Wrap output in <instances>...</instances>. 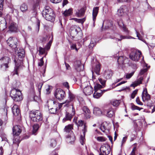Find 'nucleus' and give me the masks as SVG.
<instances>
[{
	"instance_id": "e2e57ef3",
	"label": "nucleus",
	"mask_w": 155,
	"mask_h": 155,
	"mask_svg": "<svg viewBox=\"0 0 155 155\" xmlns=\"http://www.w3.org/2000/svg\"><path fill=\"white\" fill-rule=\"evenodd\" d=\"M137 90H135L134 91L131 95V98L133 99L134 98L135 95L137 94Z\"/></svg>"
},
{
	"instance_id": "cd10ccee",
	"label": "nucleus",
	"mask_w": 155,
	"mask_h": 155,
	"mask_svg": "<svg viewBox=\"0 0 155 155\" xmlns=\"http://www.w3.org/2000/svg\"><path fill=\"white\" fill-rule=\"evenodd\" d=\"M9 29L12 31H17V28L16 24L14 23H11L9 26Z\"/></svg>"
},
{
	"instance_id": "bb28decb",
	"label": "nucleus",
	"mask_w": 155,
	"mask_h": 155,
	"mask_svg": "<svg viewBox=\"0 0 155 155\" xmlns=\"http://www.w3.org/2000/svg\"><path fill=\"white\" fill-rule=\"evenodd\" d=\"M145 102L146 103L147 106L149 107L150 108L153 107V109L151 111L152 113H153L155 111V104L151 101L150 99L147 102Z\"/></svg>"
},
{
	"instance_id": "423d86ee",
	"label": "nucleus",
	"mask_w": 155,
	"mask_h": 155,
	"mask_svg": "<svg viewBox=\"0 0 155 155\" xmlns=\"http://www.w3.org/2000/svg\"><path fill=\"white\" fill-rule=\"evenodd\" d=\"M142 54L140 51L138 50L133 51L130 54V58L132 61H137L139 60Z\"/></svg>"
},
{
	"instance_id": "aec40b11",
	"label": "nucleus",
	"mask_w": 155,
	"mask_h": 155,
	"mask_svg": "<svg viewBox=\"0 0 155 155\" xmlns=\"http://www.w3.org/2000/svg\"><path fill=\"white\" fill-rule=\"evenodd\" d=\"M11 60L10 58L8 57H4L0 59V64L8 63L10 62Z\"/></svg>"
},
{
	"instance_id": "473e14b6",
	"label": "nucleus",
	"mask_w": 155,
	"mask_h": 155,
	"mask_svg": "<svg viewBox=\"0 0 155 155\" xmlns=\"http://www.w3.org/2000/svg\"><path fill=\"white\" fill-rule=\"evenodd\" d=\"M72 10L71 8H69L68 10H66L64 11L62 14L65 17L69 16L72 14Z\"/></svg>"
},
{
	"instance_id": "f3484780",
	"label": "nucleus",
	"mask_w": 155,
	"mask_h": 155,
	"mask_svg": "<svg viewBox=\"0 0 155 155\" xmlns=\"http://www.w3.org/2000/svg\"><path fill=\"white\" fill-rule=\"evenodd\" d=\"M74 66L75 69L78 71H79L81 70L82 66L80 61H77L74 63Z\"/></svg>"
},
{
	"instance_id": "a878e982",
	"label": "nucleus",
	"mask_w": 155,
	"mask_h": 155,
	"mask_svg": "<svg viewBox=\"0 0 155 155\" xmlns=\"http://www.w3.org/2000/svg\"><path fill=\"white\" fill-rule=\"evenodd\" d=\"M74 115L72 114H70L67 112L65 117L63 119V122H64L67 120H71Z\"/></svg>"
},
{
	"instance_id": "de8ad7c7",
	"label": "nucleus",
	"mask_w": 155,
	"mask_h": 155,
	"mask_svg": "<svg viewBox=\"0 0 155 155\" xmlns=\"http://www.w3.org/2000/svg\"><path fill=\"white\" fill-rule=\"evenodd\" d=\"M45 49L40 47L39 48L38 51L40 54H42L45 53Z\"/></svg>"
},
{
	"instance_id": "09e8293b",
	"label": "nucleus",
	"mask_w": 155,
	"mask_h": 155,
	"mask_svg": "<svg viewBox=\"0 0 155 155\" xmlns=\"http://www.w3.org/2000/svg\"><path fill=\"white\" fill-rule=\"evenodd\" d=\"M46 91L47 94H49L51 91L52 87L49 85H47L46 87Z\"/></svg>"
},
{
	"instance_id": "ddd939ff",
	"label": "nucleus",
	"mask_w": 155,
	"mask_h": 155,
	"mask_svg": "<svg viewBox=\"0 0 155 155\" xmlns=\"http://www.w3.org/2000/svg\"><path fill=\"white\" fill-rule=\"evenodd\" d=\"M117 58V62L120 65H123L124 64L128 63V59L126 57L120 56Z\"/></svg>"
},
{
	"instance_id": "864d4df0",
	"label": "nucleus",
	"mask_w": 155,
	"mask_h": 155,
	"mask_svg": "<svg viewBox=\"0 0 155 155\" xmlns=\"http://www.w3.org/2000/svg\"><path fill=\"white\" fill-rule=\"evenodd\" d=\"M52 43V41L50 40L47 44L46 45L45 47V48L47 50H48L50 49V47Z\"/></svg>"
},
{
	"instance_id": "2eb2a0df",
	"label": "nucleus",
	"mask_w": 155,
	"mask_h": 155,
	"mask_svg": "<svg viewBox=\"0 0 155 155\" xmlns=\"http://www.w3.org/2000/svg\"><path fill=\"white\" fill-rule=\"evenodd\" d=\"M6 24L5 19L2 17H0V31H3L6 28Z\"/></svg>"
},
{
	"instance_id": "20e7f679",
	"label": "nucleus",
	"mask_w": 155,
	"mask_h": 155,
	"mask_svg": "<svg viewBox=\"0 0 155 155\" xmlns=\"http://www.w3.org/2000/svg\"><path fill=\"white\" fill-rule=\"evenodd\" d=\"M85 77L82 78L81 79V87L82 88H84L83 90V92L86 95H89L91 94L93 92V88L92 87L90 86H87L84 87L87 85H88V82L87 81L83 82V80Z\"/></svg>"
},
{
	"instance_id": "338daca9",
	"label": "nucleus",
	"mask_w": 155,
	"mask_h": 155,
	"mask_svg": "<svg viewBox=\"0 0 155 155\" xmlns=\"http://www.w3.org/2000/svg\"><path fill=\"white\" fill-rule=\"evenodd\" d=\"M63 85L67 88L69 89V87L68 84V83L67 82H64L63 83Z\"/></svg>"
},
{
	"instance_id": "c9c22d12",
	"label": "nucleus",
	"mask_w": 155,
	"mask_h": 155,
	"mask_svg": "<svg viewBox=\"0 0 155 155\" xmlns=\"http://www.w3.org/2000/svg\"><path fill=\"white\" fill-rule=\"evenodd\" d=\"M63 103V107H68L72 105L71 103V101L69 100H66L65 102Z\"/></svg>"
},
{
	"instance_id": "4468645a",
	"label": "nucleus",
	"mask_w": 155,
	"mask_h": 155,
	"mask_svg": "<svg viewBox=\"0 0 155 155\" xmlns=\"http://www.w3.org/2000/svg\"><path fill=\"white\" fill-rule=\"evenodd\" d=\"M80 30V28L78 27L75 25H73L71 27L70 31L71 35H75L78 34Z\"/></svg>"
},
{
	"instance_id": "393cba45",
	"label": "nucleus",
	"mask_w": 155,
	"mask_h": 155,
	"mask_svg": "<svg viewBox=\"0 0 155 155\" xmlns=\"http://www.w3.org/2000/svg\"><path fill=\"white\" fill-rule=\"evenodd\" d=\"M86 8L85 7L81 8L80 10H78L76 12V15L78 17H79L83 15L85 12Z\"/></svg>"
},
{
	"instance_id": "7c9ffc66",
	"label": "nucleus",
	"mask_w": 155,
	"mask_h": 155,
	"mask_svg": "<svg viewBox=\"0 0 155 155\" xmlns=\"http://www.w3.org/2000/svg\"><path fill=\"white\" fill-rule=\"evenodd\" d=\"M20 9L22 12H26L28 10V6L26 4L23 3L20 5Z\"/></svg>"
},
{
	"instance_id": "a19ab883",
	"label": "nucleus",
	"mask_w": 155,
	"mask_h": 155,
	"mask_svg": "<svg viewBox=\"0 0 155 155\" xmlns=\"http://www.w3.org/2000/svg\"><path fill=\"white\" fill-rule=\"evenodd\" d=\"M39 128V125L38 124H35L33 126L32 133L33 134H35V133L37 131Z\"/></svg>"
},
{
	"instance_id": "6e6d98bb",
	"label": "nucleus",
	"mask_w": 155,
	"mask_h": 155,
	"mask_svg": "<svg viewBox=\"0 0 155 155\" xmlns=\"http://www.w3.org/2000/svg\"><path fill=\"white\" fill-rule=\"evenodd\" d=\"M85 136H84L83 135H81V139H80V142L81 144L82 145H83L85 141Z\"/></svg>"
},
{
	"instance_id": "5701e85b",
	"label": "nucleus",
	"mask_w": 155,
	"mask_h": 155,
	"mask_svg": "<svg viewBox=\"0 0 155 155\" xmlns=\"http://www.w3.org/2000/svg\"><path fill=\"white\" fill-rule=\"evenodd\" d=\"M99 9V8L98 7H94L93 9L92 12V16L93 19L94 21V22L96 20V17L97 15Z\"/></svg>"
},
{
	"instance_id": "a211bd4d",
	"label": "nucleus",
	"mask_w": 155,
	"mask_h": 155,
	"mask_svg": "<svg viewBox=\"0 0 155 155\" xmlns=\"http://www.w3.org/2000/svg\"><path fill=\"white\" fill-rule=\"evenodd\" d=\"M12 111L13 115L15 116H17L20 114V111L18 106L15 105L12 108Z\"/></svg>"
},
{
	"instance_id": "052dcab7",
	"label": "nucleus",
	"mask_w": 155,
	"mask_h": 155,
	"mask_svg": "<svg viewBox=\"0 0 155 155\" xmlns=\"http://www.w3.org/2000/svg\"><path fill=\"white\" fill-rule=\"evenodd\" d=\"M147 71V68H144L143 69H142L140 70V72L139 74V75H142L144 73H145Z\"/></svg>"
},
{
	"instance_id": "79ce46f5",
	"label": "nucleus",
	"mask_w": 155,
	"mask_h": 155,
	"mask_svg": "<svg viewBox=\"0 0 155 155\" xmlns=\"http://www.w3.org/2000/svg\"><path fill=\"white\" fill-rule=\"evenodd\" d=\"M20 141L19 140V137L18 136H16V137H15L14 139L13 140V143L14 144H17L18 146V144L20 143Z\"/></svg>"
},
{
	"instance_id": "4be33fe9",
	"label": "nucleus",
	"mask_w": 155,
	"mask_h": 155,
	"mask_svg": "<svg viewBox=\"0 0 155 155\" xmlns=\"http://www.w3.org/2000/svg\"><path fill=\"white\" fill-rule=\"evenodd\" d=\"M83 110L84 113V114L86 118L87 119L89 118L90 117V112L89 110L87 107L84 106L83 107Z\"/></svg>"
},
{
	"instance_id": "72a5a7b5",
	"label": "nucleus",
	"mask_w": 155,
	"mask_h": 155,
	"mask_svg": "<svg viewBox=\"0 0 155 155\" xmlns=\"http://www.w3.org/2000/svg\"><path fill=\"white\" fill-rule=\"evenodd\" d=\"M73 128V126L71 124H69L67 126H66L64 128V131L66 133H73L71 131V129Z\"/></svg>"
},
{
	"instance_id": "f257e3e1",
	"label": "nucleus",
	"mask_w": 155,
	"mask_h": 155,
	"mask_svg": "<svg viewBox=\"0 0 155 155\" xmlns=\"http://www.w3.org/2000/svg\"><path fill=\"white\" fill-rule=\"evenodd\" d=\"M42 14L43 17L46 20L51 21H54V15L52 10L49 7H46L43 11Z\"/></svg>"
},
{
	"instance_id": "7ed1b4c3",
	"label": "nucleus",
	"mask_w": 155,
	"mask_h": 155,
	"mask_svg": "<svg viewBox=\"0 0 155 155\" xmlns=\"http://www.w3.org/2000/svg\"><path fill=\"white\" fill-rule=\"evenodd\" d=\"M10 96L15 101H18L22 100L21 92L18 89L14 88L10 91Z\"/></svg>"
},
{
	"instance_id": "13d9d810",
	"label": "nucleus",
	"mask_w": 155,
	"mask_h": 155,
	"mask_svg": "<svg viewBox=\"0 0 155 155\" xmlns=\"http://www.w3.org/2000/svg\"><path fill=\"white\" fill-rule=\"evenodd\" d=\"M97 139L100 142H104L106 140L105 138L102 137H97Z\"/></svg>"
},
{
	"instance_id": "58836bf2",
	"label": "nucleus",
	"mask_w": 155,
	"mask_h": 155,
	"mask_svg": "<svg viewBox=\"0 0 155 155\" xmlns=\"http://www.w3.org/2000/svg\"><path fill=\"white\" fill-rule=\"evenodd\" d=\"M102 87V86L97 83L94 84V91H98L101 90L100 89Z\"/></svg>"
},
{
	"instance_id": "49530a36",
	"label": "nucleus",
	"mask_w": 155,
	"mask_h": 155,
	"mask_svg": "<svg viewBox=\"0 0 155 155\" xmlns=\"http://www.w3.org/2000/svg\"><path fill=\"white\" fill-rule=\"evenodd\" d=\"M72 19L74 20L75 21H77L78 23H81V24H83L85 21V18L80 19L74 18H72Z\"/></svg>"
},
{
	"instance_id": "c756f323",
	"label": "nucleus",
	"mask_w": 155,
	"mask_h": 155,
	"mask_svg": "<svg viewBox=\"0 0 155 155\" xmlns=\"http://www.w3.org/2000/svg\"><path fill=\"white\" fill-rule=\"evenodd\" d=\"M103 91L101 90H99L98 91H94L93 94V97L96 98H99L102 95Z\"/></svg>"
},
{
	"instance_id": "c85d7f7f",
	"label": "nucleus",
	"mask_w": 155,
	"mask_h": 155,
	"mask_svg": "<svg viewBox=\"0 0 155 155\" xmlns=\"http://www.w3.org/2000/svg\"><path fill=\"white\" fill-rule=\"evenodd\" d=\"M118 23L120 27L123 29V30L124 31L127 33L128 32V31L124 25L121 20H120L118 22Z\"/></svg>"
},
{
	"instance_id": "1a4fd4ad",
	"label": "nucleus",
	"mask_w": 155,
	"mask_h": 155,
	"mask_svg": "<svg viewBox=\"0 0 155 155\" xmlns=\"http://www.w3.org/2000/svg\"><path fill=\"white\" fill-rule=\"evenodd\" d=\"M115 109L111 107H109L105 109L104 112L105 115L108 117H112L115 116Z\"/></svg>"
},
{
	"instance_id": "4d7b16f0",
	"label": "nucleus",
	"mask_w": 155,
	"mask_h": 155,
	"mask_svg": "<svg viewBox=\"0 0 155 155\" xmlns=\"http://www.w3.org/2000/svg\"><path fill=\"white\" fill-rule=\"evenodd\" d=\"M1 112L3 115L7 116V110L6 108H4L1 110Z\"/></svg>"
},
{
	"instance_id": "9b49d317",
	"label": "nucleus",
	"mask_w": 155,
	"mask_h": 155,
	"mask_svg": "<svg viewBox=\"0 0 155 155\" xmlns=\"http://www.w3.org/2000/svg\"><path fill=\"white\" fill-rule=\"evenodd\" d=\"M142 97L143 102H147L150 99V95L147 93L146 89H144L142 92Z\"/></svg>"
},
{
	"instance_id": "c03bdc74",
	"label": "nucleus",
	"mask_w": 155,
	"mask_h": 155,
	"mask_svg": "<svg viewBox=\"0 0 155 155\" xmlns=\"http://www.w3.org/2000/svg\"><path fill=\"white\" fill-rule=\"evenodd\" d=\"M75 97L74 95L69 91L68 94V100L71 102L74 99Z\"/></svg>"
},
{
	"instance_id": "6e6552de",
	"label": "nucleus",
	"mask_w": 155,
	"mask_h": 155,
	"mask_svg": "<svg viewBox=\"0 0 155 155\" xmlns=\"http://www.w3.org/2000/svg\"><path fill=\"white\" fill-rule=\"evenodd\" d=\"M18 40L15 37H10L7 41L8 45L13 48H16V44Z\"/></svg>"
},
{
	"instance_id": "0e129e2a",
	"label": "nucleus",
	"mask_w": 155,
	"mask_h": 155,
	"mask_svg": "<svg viewBox=\"0 0 155 155\" xmlns=\"http://www.w3.org/2000/svg\"><path fill=\"white\" fill-rule=\"evenodd\" d=\"M96 45V42L95 41H91L90 42V44L89 45V48H92L94 47Z\"/></svg>"
},
{
	"instance_id": "39448f33",
	"label": "nucleus",
	"mask_w": 155,
	"mask_h": 155,
	"mask_svg": "<svg viewBox=\"0 0 155 155\" xmlns=\"http://www.w3.org/2000/svg\"><path fill=\"white\" fill-rule=\"evenodd\" d=\"M14 62L15 66L14 71L12 73L13 75L15 74H18V71L22 68L23 64L22 60L18 59L17 58H15Z\"/></svg>"
},
{
	"instance_id": "8fccbe9b",
	"label": "nucleus",
	"mask_w": 155,
	"mask_h": 155,
	"mask_svg": "<svg viewBox=\"0 0 155 155\" xmlns=\"http://www.w3.org/2000/svg\"><path fill=\"white\" fill-rule=\"evenodd\" d=\"M100 129L104 132H106V131L107 129L106 127H105L103 124H102L100 127Z\"/></svg>"
},
{
	"instance_id": "9d476101",
	"label": "nucleus",
	"mask_w": 155,
	"mask_h": 155,
	"mask_svg": "<svg viewBox=\"0 0 155 155\" xmlns=\"http://www.w3.org/2000/svg\"><path fill=\"white\" fill-rule=\"evenodd\" d=\"M100 150L104 155H107L110 153V146L107 144L102 145Z\"/></svg>"
},
{
	"instance_id": "603ef678",
	"label": "nucleus",
	"mask_w": 155,
	"mask_h": 155,
	"mask_svg": "<svg viewBox=\"0 0 155 155\" xmlns=\"http://www.w3.org/2000/svg\"><path fill=\"white\" fill-rule=\"evenodd\" d=\"M76 123L77 125L79 126H82L83 124H85L84 123L83 121L81 120H78Z\"/></svg>"
},
{
	"instance_id": "0eeeda50",
	"label": "nucleus",
	"mask_w": 155,
	"mask_h": 155,
	"mask_svg": "<svg viewBox=\"0 0 155 155\" xmlns=\"http://www.w3.org/2000/svg\"><path fill=\"white\" fill-rule=\"evenodd\" d=\"M64 91L60 89H57L55 91L54 95L58 99L60 100L64 99L65 96Z\"/></svg>"
},
{
	"instance_id": "f8f14e48",
	"label": "nucleus",
	"mask_w": 155,
	"mask_h": 155,
	"mask_svg": "<svg viewBox=\"0 0 155 155\" xmlns=\"http://www.w3.org/2000/svg\"><path fill=\"white\" fill-rule=\"evenodd\" d=\"M128 11V10L126 6H122L118 9L117 14L119 16H122L124 13H126Z\"/></svg>"
},
{
	"instance_id": "774afa93",
	"label": "nucleus",
	"mask_w": 155,
	"mask_h": 155,
	"mask_svg": "<svg viewBox=\"0 0 155 155\" xmlns=\"http://www.w3.org/2000/svg\"><path fill=\"white\" fill-rule=\"evenodd\" d=\"M98 80L103 85H105L106 81L105 80H103L101 78H99L98 79Z\"/></svg>"
},
{
	"instance_id": "37998d69",
	"label": "nucleus",
	"mask_w": 155,
	"mask_h": 155,
	"mask_svg": "<svg viewBox=\"0 0 155 155\" xmlns=\"http://www.w3.org/2000/svg\"><path fill=\"white\" fill-rule=\"evenodd\" d=\"M120 103V101L118 100H114L111 102V104L114 106L116 107L118 106Z\"/></svg>"
},
{
	"instance_id": "2f4dec72",
	"label": "nucleus",
	"mask_w": 155,
	"mask_h": 155,
	"mask_svg": "<svg viewBox=\"0 0 155 155\" xmlns=\"http://www.w3.org/2000/svg\"><path fill=\"white\" fill-rule=\"evenodd\" d=\"M93 113L94 114L97 116H100L102 114V111L100 109L97 107H95L94 108Z\"/></svg>"
},
{
	"instance_id": "f03ea898",
	"label": "nucleus",
	"mask_w": 155,
	"mask_h": 155,
	"mask_svg": "<svg viewBox=\"0 0 155 155\" xmlns=\"http://www.w3.org/2000/svg\"><path fill=\"white\" fill-rule=\"evenodd\" d=\"M29 117L33 122H38L42 119V117L41 112L38 110H32L29 113Z\"/></svg>"
},
{
	"instance_id": "3c124183",
	"label": "nucleus",
	"mask_w": 155,
	"mask_h": 155,
	"mask_svg": "<svg viewBox=\"0 0 155 155\" xmlns=\"http://www.w3.org/2000/svg\"><path fill=\"white\" fill-rule=\"evenodd\" d=\"M83 132V135L84 136H85V133L87 131V127L86 124H84V127L83 129L82 130Z\"/></svg>"
},
{
	"instance_id": "680f3d73",
	"label": "nucleus",
	"mask_w": 155,
	"mask_h": 155,
	"mask_svg": "<svg viewBox=\"0 0 155 155\" xmlns=\"http://www.w3.org/2000/svg\"><path fill=\"white\" fill-rule=\"evenodd\" d=\"M131 108L133 110H140L141 109H143V108H140L139 107L134 105H133L132 106Z\"/></svg>"
},
{
	"instance_id": "f704fd0d",
	"label": "nucleus",
	"mask_w": 155,
	"mask_h": 155,
	"mask_svg": "<svg viewBox=\"0 0 155 155\" xmlns=\"http://www.w3.org/2000/svg\"><path fill=\"white\" fill-rule=\"evenodd\" d=\"M49 144L50 147H54L57 144V142L55 139H51L49 142Z\"/></svg>"
},
{
	"instance_id": "4c0bfd02",
	"label": "nucleus",
	"mask_w": 155,
	"mask_h": 155,
	"mask_svg": "<svg viewBox=\"0 0 155 155\" xmlns=\"http://www.w3.org/2000/svg\"><path fill=\"white\" fill-rule=\"evenodd\" d=\"M100 69V65L98 64H97L94 68V71L97 74L99 75Z\"/></svg>"
},
{
	"instance_id": "ea45409f",
	"label": "nucleus",
	"mask_w": 155,
	"mask_h": 155,
	"mask_svg": "<svg viewBox=\"0 0 155 155\" xmlns=\"http://www.w3.org/2000/svg\"><path fill=\"white\" fill-rule=\"evenodd\" d=\"M18 56L19 58L22 59L24 57L25 51L23 49H22L21 51L18 52Z\"/></svg>"
},
{
	"instance_id": "b1692460",
	"label": "nucleus",
	"mask_w": 155,
	"mask_h": 155,
	"mask_svg": "<svg viewBox=\"0 0 155 155\" xmlns=\"http://www.w3.org/2000/svg\"><path fill=\"white\" fill-rule=\"evenodd\" d=\"M143 80V77L142 76L138 78L136 81H135L131 85V86L135 87L139 84H141Z\"/></svg>"
},
{
	"instance_id": "dca6fc26",
	"label": "nucleus",
	"mask_w": 155,
	"mask_h": 155,
	"mask_svg": "<svg viewBox=\"0 0 155 155\" xmlns=\"http://www.w3.org/2000/svg\"><path fill=\"white\" fill-rule=\"evenodd\" d=\"M21 130L19 126L16 125L13 127V132L14 135L18 136L21 133Z\"/></svg>"
},
{
	"instance_id": "5fc2aeb1",
	"label": "nucleus",
	"mask_w": 155,
	"mask_h": 155,
	"mask_svg": "<svg viewBox=\"0 0 155 155\" xmlns=\"http://www.w3.org/2000/svg\"><path fill=\"white\" fill-rule=\"evenodd\" d=\"M134 71L130 73H127L125 75L126 78L127 79L130 78L134 74Z\"/></svg>"
},
{
	"instance_id": "e433bc0d",
	"label": "nucleus",
	"mask_w": 155,
	"mask_h": 155,
	"mask_svg": "<svg viewBox=\"0 0 155 155\" xmlns=\"http://www.w3.org/2000/svg\"><path fill=\"white\" fill-rule=\"evenodd\" d=\"M8 64H0V68L2 71H6L9 68Z\"/></svg>"
},
{
	"instance_id": "bf43d9fd",
	"label": "nucleus",
	"mask_w": 155,
	"mask_h": 155,
	"mask_svg": "<svg viewBox=\"0 0 155 155\" xmlns=\"http://www.w3.org/2000/svg\"><path fill=\"white\" fill-rule=\"evenodd\" d=\"M57 109L56 108H52L49 110L50 113L52 114H55L56 112Z\"/></svg>"
},
{
	"instance_id": "a18cd8bd",
	"label": "nucleus",
	"mask_w": 155,
	"mask_h": 155,
	"mask_svg": "<svg viewBox=\"0 0 155 155\" xmlns=\"http://www.w3.org/2000/svg\"><path fill=\"white\" fill-rule=\"evenodd\" d=\"M69 42L70 44H71V48L72 50L75 49L77 51H78V49L76 48V45L75 44L71 43V41H69Z\"/></svg>"
},
{
	"instance_id": "412c9836",
	"label": "nucleus",
	"mask_w": 155,
	"mask_h": 155,
	"mask_svg": "<svg viewBox=\"0 0 155 155\" xmlns=\"http://www.w3.org/2000/svg\"><path fill=\"white\" fill-rule=\"evenodd\" d=\"M112 74V72L111 70H107L105 71L104 74L105 78L108 79L111 78Z\"/></svg>"
},
{
	"instance_id": "6ab92c4d",
	"label": "nucleus",
	"mask_w": 155,
	"mask_h": 155,
	"mask_svg": "<svg viewBox=\"0 0 155 155\" xmlns=\"http://www.w3.org/2000/svg\"><path fill=\"white\" fill-rule=\"evenodd\" d=\"M66 139L67 142L72 144L74 141L75 137L73 133L71 132V134L67 136Z\"/></svg>"
},
{
	"instance_id": "69168bd1",
	"label": "nucleus",
	"mask_w": 155,
	"mask_h": 155,
	"mask_svg": "<svg viewBox=\"0 0 155 155\" xmlns=\"http://www.w3.org/2000/svg\"><path fill=\"white\" fill-rule=\"evenodd\" d=\"M136 102L138 104L140 105H143V104L140 101L139 98L138 97H137V98L136 99Z\"/></svg>"
}]
</instances>
